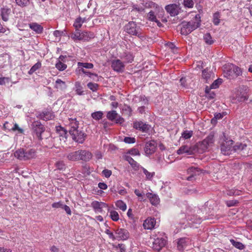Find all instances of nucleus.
I'll list each match as a JSON object with an SVG mask.
<instances>
[{
  "label": "nucleus",
  "mask_w": 252,
  "mask_h": 252,
  "mask_svg": "<svg viewBox=\"0 0 252 252\" xmlns=\"http://www.w3.org/2000/svg\"><path fill=\"white\" fill-rule=\"evenodd\" d=\"M200 16L196 14L194 19L189 22L183 21L181 24V33L187 35L200 26Z\"/></svg>",
  "instance_id": "obj_1"
},
{
  "label": "nucleus",
  "mask_w": 252,
  "mask_h": 252,
  "mask_svg": "<svg viewBox=\"0 0 252 252\" xmlns=\"http://www.w3.org/2000/svg\"><path fill=\"white\" fill-rule=\"evenodd\" d=\"M14 157L20 160H28L35 158L36 157V151L34 149L20 148L14 153Z\"/></svg>",
  "instance_id": "obj_2"
},
{
  "label": "nucleus",
  "mask_w": 252,
  "mask_h": 252,
  "mask_svg": "<svg viewBox=\"0 0 252 252\" xmlns=\"http://www.w3.org/2000/svg\"><path fill=\"white\" fill-rule=\"evenodd\" d=\"M125 31L129 34L137 36L140 38L144 37L141 29L135 22H128L125 26Z\"/></svg>",
  "instance_id": "obj_3"
},
{
  "label": "nucleus",
  "mask_w": 252,
  "mask_h": 252,
  "mask_svg": "<svg viewBox=\"0 0 252 252\" xmlns=\"http://www.w3.org/2000/svg\"><path fill=\"white\" fill-rule=\"evenodd\" d=\"M167 243V237L164 232H158L156 234V238L153 243V248L157 251H159L162 248L165 246Z\"/></svg>",
  "instance_id": "obj_4"
},
{
  "label": "nucleus",
  "mask_w": 252,
  "mask_h": 252,
  "mask_svg": "<svg viewBox=\"0 0 252 252\" xmlns=\"http://www.w3.org/2000/svg\"><path fill=\"white\" fill-rule=\"evenodd\" d=\"M214 136L213 134H210L205 139L201 142H199L194 146L197 147V152H199V150L202 151H206L208 147L211 145L214 141Z\"/></svg>",
  "instance_id": "obj_5"
},
{
  "label": "nucleus",
  "mask_w": 252,
  "mask_h": 252,
  "mask_svg": "<svg viewBox=\"0 0 252 252\" xmlns=\"http://www.w3.org/2000/svg\"><path fill=\"white\" fill-rule=\"evenodd\" d=\"M197 153V147L193 145H184L181 146L177 151L178 155L186 154L188 155H194Z\"/></svg>",
  "instance_id": "obj_6"
},
{
  "label": "nucleus",
  "mask_w": 252,
  "mask_h": 252,
  "mask_svg": "<svg viewBox=\"0 0 252 252\" xmlns=\"http://www.w3.org/2000/svg\"><path fill=\"white\" fill-rule=\"evenodd\" d=\"M32 126L34 134L36 135L38 139L42 140L41 134L45 130L43 125L40 122L36 121H34Z\"/></svg>",
  "instance_id": "obj_7"
},
{
  "label": "nucleus",
  "mask_w": 252,
  "mask_h": 252,
  "mask_svg": "<svg viewBox=\"0 0 252 252\" xmlns=\"http://www.w3.org/2000/svg\"><path fill=\"white\" fill-rule=\"evenodd\" d=\"M69 134L74 141L81 144L84 142L87 136L84 132L79 129L75 131H71Z\"/></svg>",
  "instance_id": "obj_8"
},
{
  "label": "nucleus",
  "mask_w": 252,
  "mask_h": 252,
  "mask_svg": "<svg viewBox=\"0 0 252 252\" xmlns=\"http://www.w3.org/2000/svg\"><path fill=\"white\" fill-rule=\"evenodd\" d=\"M107 118L111 121L115 120V123L117 124H122L124 122V119L119 115L115 110L108 111L106 115Z\"/></svg>",
  "instance_id": "obj_9"
},
{
  "label": "nucleus",
  "mask_w": 252,
  "mask_h": 252,
  "mask_svg": "<svg viewBox=\"0 0 252 252\" xmlns=\"http://www.w3.org/2000/svg\"><path fill=\"white\" fill-rule=\"evenodd\" d=\"M116 234L115 240L118 241H125L128 239L129 233L128 231L124 228H118L115 230Z\"/></svg>",
  "instance_id": "obj_10"
},
{
  "label": "nucleus",
  "mask_w": 252,
  "mask_h": 252,
  "mask_svg": "<svg viewBox=\"0 0 252 252\" xmlns=\"http://www.w3.org/2000/svg\"><path fill=\"white\" fill-rule=\"evenodd\" d=\"M78 161L82 160L85 162L89 161L92 159L93 154L91 152L86 150H78Z\"/></svg>",
  "instance_id": "obj_11"
},
{
  "label": "nucleus",
  "mask_w": 252,
  "mask_h": 252,
  "mask_svg": "<svg viewBox=\"0 0 252 252\" xmlns=\"http://www.w3.org/2000/svg\"><path fill=\"white\" fill-rule=\"evenodd\" d=\"M111 67L115 71L122 73L124 71L125 65L120 60L117 59L112 61Z\"/></svg>",
  "instance_id": "obj_12"
},
{
  "label": "nucleus",
  "mask_w": 252,
  "mask_h": 252,
  "mask_svg": "<svg viewBox=\"0 0 252 252\" xmlns=\"http://www.w3.org/2000/svg\"><path fill=\"white\" fill-rule=\"evenodd\" d=\"M133 127L134 128L143 132H148L150 128V126L149 125L141 121L134 122L133 123Z\"/></svg>",
  "instance_id": "obj_13"
},
{
  "label": "nucleus",
  "mask_w": 252,
  "mask_h": 252,
  "mask_svg": "<svg viewBox=\"0 0 252 252\" xmlns=\"http://www.w3.org/2000/svg\"><path fill=\"white\" fill-rule=\"evenodd\" d=\"M156 148V142L155 141H150L146 143L144 151L147 155H151L155 153Z\"/></svg>",
  "instance_id": "obj_14"
},
{
  "label": "nucleus",
  "mask_w": 252,
  "mask_h": 252,
  "mask_svg": "<svg viewBox=\"0 0 252 252\" xmlns=\"http://www.w3.org/2000/svg\"><path fill=\"white\" fill-rule=\"evenodd\" d=\"M232 143L233 141L232 140L222 143L220 146L221 153L224 155H230L231 154Z\"/></svg>",
  "instance_id": "obj_15"
},
{
  "label": "nucleus",
  "mask_w": 252,
  "mask_h": 252,
  "mask_svg": "<svg viewBox=\"0 0 252 252\" xmlns=\"http://www.w3.org/2000/svg\"><path fill=\"white\" fill-rule=\"evenodd\" d=\"M37 117L40 119L47 121L53 119L54 117V115L52 111L45 110L40 113Z\"/></svg>",
  "instance_id": "obj_16"
},
{
  "label": "nucleus",
  "mask_w": 252,
  "mask_h": 252,
  "mask_svg": "<svg viewBox=\"0 0 252 252\" xmlns=\"http://www.w3.org/2000/svg\"><path fill=\"white\" fill-rule=\"evenodd\" d=\"M91 206L95 212H102L103 208H107L108 209V206L106 203L97 201H93L91 204Z\"/></svg>",
  "instance_id": "obj_17"
},
{
  "label": "nucleus",
  "mask_w": 252,
  "mask_h": 252,
  "mask_svg": "<svg viewBox=\"0 0 252 252\" xmlns=\"http://www.w3.org/2000/svg\"><path fill=\"white\" fill-rule=\"evenodd\" d=\"M165 8L171 16H175L179 14V6L176 4L168 5Z\"/></svg>",
  "instance_id": "obj_18"
},
{
  "label": "nucleus",
  "mask_w": 252,
  "mask_h": 252,
  "mask_svg": "<svg viewBox=\"0 0 252 252\" xmlns=\"http://www.w3.org/2000/svg\"><path fill=\"white\" fill-rule=\"evenodd\" d=\"M187 172L189 175L187 178V180L188 181H192L194 179V176L199 174V169L197 167L192 166L188 169Z\"/></svg>",
  "instance_id": "obj_19"
},
{
  "label": "nucleus",
  "mask_w": 252,
  "mask_h": 252,
  "mask_svg": "<svg viewBox=\"0 0 252 252\" xmlns=\"http://www.w3.org/2000/svg\"><path fill=\"white\" fill-rule=\"evenodd\" d=\"M11 9L7 6H4L0 9V15L4 21H7L9 19V15L10 13Z\"/></svg>",
  "instance_id": "obj_20"
},
{
  "label": "nucleus",
  "mask_w": 252,
  "mask_h": 252,
  "mask_svg": "<svg viewBox=\"0 0 252 252\" xmlns=\"http://www.w3.org/2000/svg\"><path fill=\"white\" fill-rule=\"evenodd\" d=\"M156 224L155 218H148L144 221L143 226L145 229H152Z\"/></svg>",
  "instance_id": "obj_21"
},
{
  "label": "nucleus",
  "mask_w": 252,
  "mask_h": 252,
  "mask_svg": "<svg viewBox=\"0 0 252 252\" xmlns=\"http://www.w3.org/2000/svg\"><path fill=\"white\" fill-rule=\"evenodd\" d=\"M29 26L30 28L33 31L36 33L40 34L43 32V27L36 22L30 23Z\"/></svg>",
  "instance_id": "obj_22"
},
{
  "label": "nucleus",
  "mask_w": 252,
  "mask_h": 252,
  "mask_svg": "<svg viewBox=\"0 0 252 252\" xmlns=\"http://www.w3.org/2000/svg\"><path fill=\"white\" fill-rule=\"evenodd\" d=\"M78 155L77 150L75 151L68 152L66 153L63 157L69 161H78Z\"/></svg>",
  "instance_id": "obj_23"
},
{
  "label": "nucleus",
  "mask_w": 252,
  "mask_h": 252,
  "mask_svg": "<svg viewBox=\"0 0 252 252\" xmlns=\"http://www.w3.org/2000/svg\"><path fill=\"white\" fill-rule=\"evenodd\" d=\"M120 58L125 60L126 63H131L133 61L134 56L129 52H125L120 55Z\"/></svg>",
  "instance_id": "obj_24"
},
{
  "label": "nucleus",
  "mask_w": 252,
  "mask_h": 252,
  "mask_svg": "<svg viewBox=\"0 0 252 252\" xmlns=\"http://www.w3.org/2000/svg\"><path fill=\"white\" fill-rule=\"evenodd\" d=\"M223 76L230 80L236 78V74L235 75L234 71H233L232 65H230L228 68L224 70Z\"/></svg>",
  "instance_id": "obj_25"
},
{
  "label": "nucleus",
  "mask_w": 252,
  "mask_h": 252,
  "mask_svg": "<svg viewBox=\"0 0 252 252\" xmlns=\"http://www.w3.org/2000/svg\"><path fill=\"white\" fill-rule=\"evenodd\" d=\"M189 239L185 237L178 239L177 242V248L178 250L183 251L187 246V243L189 242Z\"/></svg>",
  "instance_id": "obj_26"
},
{
  "label": "nucleus",
  "mask_w": 252,
  "mask_h": 252,
  "mask_svg": "<svg viewBox=\"0 0 252 252\" xmlns=\"http://www.w3.org/2000/svg\"><path fill=\"white\" fill-rule=\"evenodd\" d=\"M69 132H71V131L76 130L79 128V122L76 120V118H69Z\"/></svg>",
  "instance_id": "obj_27"
},
{
  "label": "nucleus",
  "mask_w": 252,
  "mask_h": 252,
  "mask_svg": "<svg viewBox=\"0 0 252 252\" xmlns=\"http://www.w3.org/2000/svg\"><path fill=\"white\" fill-rule=\"evenodd\" d=\"M146 195L152 204L156 205L159 203V199L157 195L151 192H148Z\"/></svg>",
  "instance_id": "obj_28"
},
{
  "label": "nucleus",
  "mask_w": 252,
  "mask_h": 252,
  "mask_svg": "<svg viewBox=\"0 0 252 252\" xmlns=\"http://www.w3.org/2000/svg\"><path fill=\"white\" fill-rule=\"evenodd\" d=\"M94 37V34L91 32H81L80 40L88 41L91 38Z\"/></svg>",
  "instance_id": "obj_29"
},
{
  "label": "nucleus",
  "mask_w": 252,
  "mask_h": 252,
  "mask_svg": "<svg viewBox=\"0 0 252 252\" xmlns=\"http://www.w3.org/2000/svg\"><path fill=\"white\" fill-rule=\"evenodd\" d=\"M54 87L58 90L63 91L67 88V86L65 82L60 79H58L55 82Z\"/></svg>",
  "instance_id": "obj_30"
},
{
  "label": "nucleus",
  "mask_w": 252,
  "mask_h": 252,
  "mask_svg": "<svg viewBox=\"0 0 252 252\" xmlns=\"http://www.w3.org/2000/svg\"><path fill=\"white\" fill-rule=\"evenodd\" d=\"M56 131L59 134L60 137H62L63 139H66V135L67 131L63 127L59 126H56Z\"/></svg>",
  "instance_id": "obj_31"
},
{
  "label": "nucleus",
  "mask_w": 252,
  "mask_h": 252,
  "mask_svg": "<svg viewBox=\"0 0 252 252\" xmlns=\"http://www.w3.org/2000/svg\"><path fill=\"white\" fill-rule=\"evenodd\" d=\"M15 2L21 8L28 7L31 3L33 6V3L31 0H15Z\"/></svg>",
  "instance_id": "obj_32"
},
{
  "label": "nucleus",
  "mask_w": 252,
  "mask_h": 252,
  "mask_svg": "<svg viewBox=\"0 0 252 252\" xmlns=\"http://www.w3.org/2000/svg\"><path fill=\"white\" fill-rule=\"evenodd\" d=\"M122 112L129 117L132 116V109L129 105L124 104L122 108Z\"/></svg>",
  "instance_id": "obj_33"
},
{
  "label": "nucleus",
  "mask_w": 252,
  "mask_h": 252,
  "mask_svg": "<svg viewBox=\"0 0 252 252\" xmlns=\"http://www.w3.org/2000/svg\"><path fill=\"white\" fill-rule=\"evenodd\" d=\"M126 160L128 162L130 165L134 168V170H137L140 167V165L135 161L131 157L126 156Z\"/></svg>",
  "instance_id": "obj_34"
},
{
  "label": "nucleus",
  "mask_w": 252,
  "mask_h": 252,
  "mask_svg": "<svg viewBox=\"0 0 252 252\" xmlns=\"http://www.w3.org/2000/svg\"><path fill=\"white\" fill-rule=\"evenodd\" d=\"M78 65V69L79 72V73H81V69L83 68H88L91 69L93 68L94 65L92 63H81V62H78L77 63Z\"/></svg>",
  "instance_id": "obj_35"
},
{
  "label": "nucleus",
  "mask_w": 252,
  "mask_h": 252,
  "mask_svg": "<svg viewBox=\"0 0 252 252\" xmlns=\"http://www.w3.org/2000/svg\"><path fill=\"white\" fill-rule=\"evenodd\" d=\"M247 145L244 143H237L233 147V150L236 152L241 153L246 149Z\"/></svg>",
  "instance_id": "obj_36"
},
{
  "label": "nucleus",
  "mask_w": 252,
  "mask_h": 252,
  "mask_svg": "<svg viewBox=\"0 0 252 252\" xmlns=\"http://www.w3.org/2000/svg\"><path fill=\"white\" fill-rule=\"evenodd\" d=\"M133 100H135V102H137V101L141 102L142 104L143 105L148 104L149 100L144 95H140L139 96L135 95Z\"/></svg>",
  "instance_id": "obj_37"
},
{
  "label": "nucleus",
  "mask_w": 252,
  "mask_h": 252,
  "mask_svg": "<svg viewBox=\"0 0 252 252\" xmlns=\"http://www.w3.org/2000/svg\"><path fill=\"white\" fill-rule=\"evenodd\" d=\"M148 18L150 21L157 23L158 26H161V23L157 19L155 12L153 11H151L149 12L148 14Z\"/></svg>",
  "instance_id": "obj_38"
},
{
  "label": "nucleus",
  "mask_w": 252,
  "mask_h": 252,
  "mask_svg": "<svg viewBox=\"0 0 252 252\" xmlns=\"http://www.w3.org/2000/svg\"><path fill=\"white\" fill-rule=\"evenodd\" d=\"M212 74V71L209 70L207 68L204 69L202 72V77L206 80V82L210 80Z\"/></svg>",
  "instance_id": "obj_39"
},
{
  "label": "nucleus",
  "mask_w": 252,
  "mask_h": 252,
  "mask_svg": "<svg viewBox=\"0 0 252 252\" xmlns=\"http://www.w3.org/2000/svg\"><path fill=\"white\" fill-rule=\"evenodd\" d=\"M75 92L78 95H81L84 94V92L82 90L83 87L79 82H76L75 83Z\"/></svg>",
  "instance_id": "obj_40"
},
{
  "label": "nucleus",
  "mask_w": 252,
  "mask_h": 252,
  "mask_svg": "<svg viewBox=\"0 0 252 252\" xmlns=\"http://www.w3.org/2000/svg\"><path fill=\"white\" fill-rule=\"evenodd\" d=\"M248 98V95L245 93H240L236 95V99L238 102H243Z\"/></svg>",
  "instance_id": "obj_41"
},
{
  "label": "nucleus",
  "mask_w": 252,
  "mask_h": 252,
  "mask_svg": "<svg viewBox=\"0 0 252 252\" xmlns=\"http://www.w3.org/2000/svg\"><path fill=\"white\" fill-rule=\"evenodd\" d=\"M140 168L142 169L144 174L146 175L147 180H152V178L155 176V173L154 172H149L146 169L144 168L143 167H140Z\"/></svg>",
  "instance_id": "obj_42"
},
{
  "label": "nucleus",
  "mask_w": 252,
  "mask_h": 252,
  "mask_svg": "<svg viewBox=\"0 0 252 252\" xmlns=\"http://www.w3.org/2000/svg\"><path fill=\"white\" fill-rule=\"evenodd\" d=\"M41 67V63L40 62H38L34 64L28 71V73L30 75L33 74L35 71L39 69Z\"/></svg>",
  "instance_id": "obj_43"
},
{
  "label": "nucleus",
  "mask_w": 252,
  "mask_h": 252,
  "mask_svg": "<svg viewBox=\"0 0 252 252\" xmlns=\"http://www.w3.org/2000/svg\"><path fill=\"white\" fill-rule=\"evenodd\" d=\"M103 113L101 111H96L94 113H92L91 114L92 117L97 121H98L101 119L103 117Z\"/></svg>",
  "instance_id": "obj_44"
},
{
  "label": "nucleus",
  "mask_w": 252,
  "mask_h": 252,
  "mask_svg": "<svg viewBox=\"0 0 252 252\" xmlns=\"http://www.w3.org/2000/svg\"><path fill=\"white\" fill-rule=\"evenodd\" d=\"M231 244L234 246L235 248L243 250L245 248V246L241 242L236 241L233 239H231L230 240Z\"/></svg>",
  "instance_id": "obj_45"
},
{
  "label": "nucleus",
  "mask_w": 252,
  "mask_h": 252,
  "mask_svg": "<svg viewBox=\"0 0 252 252\" xmlns=\"http://www.w3.org/2000/svg\"><path fill=\"white\" fill-rule=\"evenodd\" d=\"M203 39L204 40L205 43L209 45H211L214 43V40L212 39V37L209 33H207L204 34L203 36Z\"/></svg>",
  "instance_id": "obj_46"
},
{
  "label": "nucleus",
  "mask_w": 252,
  "mask_h": 252,
  "mask_svg": "<svg viewBox=\"0 0 252 252\" xmlns=\"http://www.w3.org/2000/svg\"><path fill=\"white\" fill-rule=\"evenodd\" d=\"M116 206L123 211H125L126 209V205L123 201L119 200L116 202Z\"/></svg>",
  "instance_id": "obj_47"
},
{
  "label": "nucleus",
  "mask_w": 252,
  "mask_h": 252,
  "mask_svg": "<svg viewBox=\"0 0 252 252\" xmlns=\"http://www.w3.org/2000/svg\"><path fill=\"white\" fill-rule=\"evenodd\" d=\"M141 4L142 5H143V6H144L145 8V7H150V8H152V7L155 8V7L156 8H157L158 7L159 8L158 4H157L156 3H155L153 1H149L148 2H146L144 3V1L143 0V2H142Z\"/></svg>",
  "instance_id": "obj_48"
},
{
  "label": "nucleus",
  "mask_w": 252,
  "mask_h": 252,
  "mask_svg": "<svg viewBox=\"0 0 252 252\" xmlns=\"http://www.w3.org/2000/svg\"><path fill=\"white\" fill-rule=\"evenodd\" d=\"M132 11H136L138 12H142L144 11L145 7L142 5V6L138 5V4H133L132 5Z\"/></svg>",
  "instance_id": "obj_49"
},
{
  "label": "nucleus",
  "mask_w": 252,
  "mask_h": 252,
  "mask_svg": "<svg viewBox=\"0 0 252 252\" xmlns=\"http://www.w3.org/2000/svg\"><path fill=\"white\" fill-rule=\"evenodd\" d=\"M110 217L113 221H116L119 220V215L116 211H111L110 212Z\"/></svg>",
  "instance_id": "obj_50"
},
{
  "label": "nucleus",
  "mask_w": 252,
  "mask_h": 252,
  "mask_svg": "<svg viewBox=\"0 0 252 252\" xmlns=\"http://www.w3.org/2000/svg\"><path fill=\"white\" fill-rule=\"evenodd\" d=\"M222 80L220 78H218L215 80L211 85V89H217L219 88V86L222 83Z\"/></svg>",
  "instance_id": "obj_51"
},
{
  "label": "nucleus",
  "mask_w": 252,
  "mask_h": 252,
  "mask_svg": "<svg viewBox=\"0 0 252 252\" xmlns=\"http://www.w3.org/2000/svg\"><path fill=\"white\" fill-rule=\"evenodd\" d=\"M81 31L79 29H76L74 33H72L71 37L74 40H80Z\"/></svg>",
  "instance_id": "obj_52"
},
{
  "label": "nucleus",
  "mask_w": 252,
  "mask_h": 252,
  "mask_svg": "<svg viewBox=\"0 0 252 252\" xmlns=\"http://www.w3.org/2000/svg\"><path fill=\"white\" fill-rule=\"evenodd\" d=\"M56 67L60 71H63L65 70L66 67L67 65L62 62H57V63L55 64Z\"/></svg>",
  "instance_id": "obj_53"
},
{
  "label": "nucleus",
  "mask_w": 252,
  "mask_h": 252,
  "mask_svg": "<svg viewBox=\"0 0 252 252\" xmlns=\"http://www.w3.org/2000/svg\"><path fill=\"white\" fill-rule=\"evenodd\" d=\"M193 135V132L191 130H185L182 134V136L185 139L190 138Z\"/></svg>",
  "instance_id": "obj_54"
},
{
  "label": "nucleus",
  "mask_w": 252,
  "mask_h": 252,
  "mask_svg": "<svg viewBox=\"0 0 252 252\" xmlns=\"http://www.w3.org/2000/svg\"><path fill=\"white\" fill-rule=\"evenodd\" d=\"M220 16L219 12L215 13L213 15V23L215 25L217 26L220 22Z\"/></svg>",
  "instance_id": "obj_55"
},
{
  "label": "nucleus",
  "mask_w": 252,
  "mask_h": 252,
  "mask_svg": "<svg viewBox=\"0 0 252 252\" xmlns=\"http://www.w3.org/2000/svg\"><path fill=\"white\" fill-rule=\"evenodd\" d=\"M82 18L80 17L77 18L73 24L74 27L75 28V29H80L82 25Z\"/></svg>",
  "instance_id": "obj_56"
},
{
  "label": "nucleus",
  "mask_w": 252,
  "mask_h": 252,
  "mask_svg": "<svg viewBox=\"0 0 252 252\" xmlns=\"http://www.w3.org/2000/svg\"><path fill=\"white\" fill-rule=\"evenodd\" d=\"M87 87L93 92H95L97 91L98 87V85L96 83L89 82L87 84Z\"/></svg>",
  "instance_id": "obj_57"
},
{
  "label": "nucleus",
  "mask_w": 252,
  "mask_h": 252,
  "mask_svg": "<svg viewBox=\"0 0 252 252\" xmlns=\"http://www.w3.org/2000/svg\"><path fill=\"white\" fill-rule=\"evenodd\" d=\"M232 67L233 68V71H234L235 73V75L236 74V78L242 75V70L239 67L234 65H232Z\"/></svg>",
  "instance_id": "obj_58"
},
{
  "label": "nucleus",
  "mask_w": 252,
  "mask_h": 252,
  "mask_svg": "<svg viewBox=\"0 0 252 252\" xmlns=\"http://www.w3.org/2000/svg\"><path fill=\"white\" fill-rule=\"evenodd\" d=\"M188 219L190 220L192 222L195 223H200L201 222V219L199 217H197L195 216L190 217L189 216Z\"/></svg>",
  "instance_id": "obj_59"
},
{
  "label": "nucleus",
  "mask_w": 252,
  "mask_h": 252,
  "mask_svg": "<svg viewBox=\"0 0 252 252\" xmlns=\"http://www.w3.org/2000/svg\"><path fill=\"white\" fill-rule=\"evenodd\" d=\"M239 202L237 200H228L225 202L226 205L230 207L237 206Z\"/></svg>",
  "instance_id": "obj_60"
},
{
  "label": "nucleus",
  "mask_w": 252,
  "mask_h": 252,
  "mask_svg": "<svg viewBox=\"0 0 252 252\" xmlns=\"http://www.w3.org/2000/svg\"><path fill=\"white\" fill-rule=\"evenodd\" d=\"M124 141L127 144H133L135 142L136 140L134 137H125Z\"/></svg>",
  "instance_id": "obj_61"
},
{
  "label": "nucleus",
  "mask_w": 252,
  "mask_h": 252,
  "mask_svg": "<svg viewBox=\"0 0 252 252\" xmlns=\"http://www.w3.org/2000/svg\"><path fill=\"white\" fill-rule=\"evenodd\" d=\"M57 168L59 170H64L65 168V165L64 161H59L56 164Z\"/></svg>",
  "instance_id": "obj_62"
},
{
  "label": "nucleus",
  "mask_w": 252,
  "mask_h": 252,
  "mask_svg": "<svg viewBox=\"0 0 252 252\" xmlns=\"http://www.w3.org/2000/svg\"><path fill=\"white\" fill-rule=\"evenodd\" d=\"M184 4L185 7L192 8L194 3L192 0H184Z\"/></svg>",
  "instance_id": "obj_63"
},
{
  "label": "nucleus",
  "mask_w": 252,
  "mask_h": 252,
  "mask_svg": "<svg viewBox=\"0 0 252 252\" xmlns=\"http://www.w3.org/2000/svg\"><path fill=\"white\" fill-rule=\"evenodd\" d=\"M10 80V78L9 77H0V85H4L6 83H9Z\"/></svg>",
  "instance_id": "obj_64"
}]
</instances>
